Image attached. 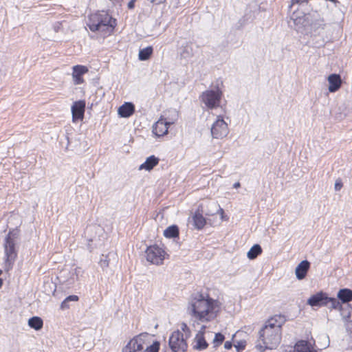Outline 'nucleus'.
I'll return each instance as SVG.
<instances>
[{"label": "nucleus", "instance_id": "nucleus-3", "mask_svg": "<svg viewBox=\"0 0 352 352\" xmlns=\"http://www.w3.org/2000/svg\"><path fill=\"white\" fill-rule=\"evenodd\" d=\"M116 25V20L104 10L90 14L87 21L91 31L98 32L103 36L111 34Z\"/></svg>", "mask_w": 352, "mask_h": 352}, {"label": "nucleus", "instance_id": "nucleus-19", "mask_svg": "<svg viewBox=\"0 0 352 352\" xmlns=\"http://www.w3.org/2000/svg\"><path fill=\"white\" fill-rule=\"evenodd\" d=\"M328 82L329 83V91L331 93L338 91L342 85V80L338 74H331L328 77Z\"/></svg>", "mask_w": 352, "mask_h": 352}, {"label": "nucleus", "instance_id": "nucleus-18", "mask_svg": "<svg viewBox=\"0 0 352 352\" xmlns=\"http://www.w3.org/2000/svg\"><path fill=\"white\" fill-rule=\"evenodd\" d=\"M135 106L132 102H126L121 105L118 110V115L121 118H129L133 114Z\"/></svg>", "mask_w": 352, "mask_h": 352}, {"label": "nucleus", "instance_id": "nucleus-28", "mask_svg": "<svg viewBox=\"0 0 352 352\" xmlns=\"http://www.w3.org/2000/svg\"><path fill=\"white\" fill-rule=\"evenodd\" d=\"M262 252V248L258 244L254 245L248 252V257L252 260L256 258Z\"/></svg>", "mask_w": 352, "mask_h": 352}, {"label": "nucleus", "instance_id": "nucleus-31", "mask_svg": "<svg viewBox=\"0 0 352 352\" xmlns=\"http://www.w3.org/2000/svg\"><path fill=\"white\" fill-rule=\"evenodd\" d=\"M309 25L311 27L312 29L314 30H316L319 28H324L325 23L324 21L322 18L315 19L314 21H309Z\"/></svg>", "mask_w": 352, "mask_h": 352}, {"label": "nucleus", "instance_id": "nucleus-42", "mask_svg": "<svg viewBox=\"0 0 352 352\" xmlns=\"http://www.w3.org/2000/svg\"><path fill=\"white\" fill-rule=\"evenodd\" d=\"M232 346V344L230 342H226L225 344H224V347L226 349H230Z\"/></svg>", "mask_w": 352, "mask_h": 352}, {"label": "nucleus", "instance_id": "nucleus-39", "mask_svg": "<svg viewBox=\"0 0 352 352\" xmlns=\"http://www.w3.org/2000/svg\"><path fill=\"white\" fill-rule=\"evenodd\" d=\"M67 301H69V300H74V301H76L78 300V297L77 296H75V295H72V296H69L68 297H67L65 298Z\"/></svg>", "mask_w": 352, "mask_h": 352}, {"label": "nucleus", "instance_id": "nucleus-34", "mask_svg": "<svg viewBox=\"0 0 352 352\" xmlns=\"http://www.w3.org/2000/svg\"><path fill=\"white\" fill-rule=\"evenodd\" d=\"M309 0H292L291 5L289 8H292L295 4H298L299 6H303L304 4H307Z\"/></svg>", "mask_w": 352, "mask_h": 352}, {"label": "nucleus", "instance_id": "nucleus-6", "mask_svg": "<svg viewBox=\"0 0 352 352\" xmlns=\"http://www.w3.org/2000/svg\"><path fill=\"white\" fill-rule=\"evenodd\" d=\"M223 91L218 83L212 85L211 89L204 91L199 96V99L208 109H214L220 106Z\"/></svg>", "mask_w": 352, "mask_h": 352}, {"label": "nucleus", "instance_id": "nucleus-38", "mask_svg": "<svg viewBox=\"0 0 352 352\" xmlns=\"http://www.w3.org/2000/svg\"><path fill=\"white\" fill-rule=\"evenodd\" d=\"M100 266L104 268V267H108L109 265V263L107 261V259H100Z\"/></svg>", "mask_w": 352, "mask_h": 352}, {"label": "nucleus", "instance_id": "nucleus-16", "mask_svg": "<svg viewBox=\"0 0 352 352\" xmlns=\"http://www.w3.org/2000/svg\"><path fill=\"white\" fill-rule=\"evenodd\" d=\"M205 328V326H202L201 330L196 334L195 338L194 339L195 345L193 347L194 349L199 351L206 349L208 346L207 342L206 341L204 337V331Z\"/></svg>", "mask_w": 352, "mask_h": 352}, {"label": "nucleus", "instance_id": "nucleus-1", "mask_svg": "<svg viewBox=\"0 0 352 352\" xmlns=\"http://www.w3.org/2000/svg\"><path fill=\"white\" fill-rule=\"evenodd\" d=\"M285 322L281 316H275L268 320L259 331V336L256 344V349L261 352L273 350L278 347L281 341V327Z\"/></svg>", "mask_w": 352, "mask_h": 352}, {"label": "nucleus", "instance_id": "nucleus-14", "mask_svg": "<svg viewBox=\"0 0 352 352\" xmlns=\"http://www.w3.org/2000/svg\"><path fill=\"white\" fill-rule=\"evenodd\" d=\"M170 126L162 116L153 126V133L157 137H162L168 133Z\"/></svg>", "mask_w": 352, "mask_h": 352}, {"label": "nucleus", "instance_id": "nucleus-30", "mask_svg": "<svg viewBox=\"0 0 352 352\" xmlns=\"http://www.w3.org/2000/svg\"><path fill=\"white\" fill-rule=\"evenodd\" d=\"M325 301L327 302V305L324 306H327L329 308L340 309L342 307L339 300L335 298H329L327 296Z\"/></svg>", "mask_w": 352, "mask_h": 352}, {"label": "nucleus", "instance_id": "nucleus-12", "mask_svg": "<svg viewBox=\"0 0 352 352\" xmlns=\"http://www.w3.org/2000/svg\"><path fill=\"white\" fill-rule=\"evenodd\" d=\"M85 109V102L84 100H78L74 102L72 106V120L74 122L83 119Z\"/></svg>", "mask_w": 352, "mask_h": 352}, {"label": "nucleus", "instance_id": "nucleus-32", "mask_svg": "<svg viewBox=\"0 0 352 352\" xmlns=\"http://www.w3.org/2000/svg\"><path fill=\"white\" fill-rule=\"evenodd\" d=\"M160 343L158 341H155L152 344H148L145 346L144 352H159Z\"/></svg>", "mask_w": 352, "mask_h": 352}, {"label": "nucleus", "instance_id": "nucleus-21", "mask_svg": "<svg viewBox=\"0 0 352 352\" xmlns=\"http://www.w3.org/2000/svg\"><path fill=\"white\" fill-rule=\"evenodd\" d=\"M293 352H317L313 350L311 344L305 340L298 341L294 346Z\"/></svg>", "mask_w": 352, "mask_h": 352}, {"label": "nucleus", "instance_id": "nucleus-10", "mask_svg": "<svg viewBox=\"0 0 352 352\" xmlns=\"http://www.w3.org/2000/svg\"><path fill=\"white\" fill-rule=\"evenodd\" d=\"M146 256L148 262L155 265H160L165 258V252L157 245H152L147 248Z\"/></svg>", "mask_w": 352, "mask_h": 352}, {"label": "nucleus", "instance_id": "nucleus-17", "mask_svg": "<svg viewBox=\"0 0 352 352\" xmlns=\"http://www.w3.org/2000/svg\"><path fill=\"white\" fill-rule=\"evenodd\" d=\"M188 222L192 223L194 228L197 230L202 229L206 223L205 218L199 211H196L188 218Z\"/></svg>", "mask_w": 352, "mask_h": 352}, {"label": "nucleus", "instance_id": "nucleus-11", "mask_svg": "<svg viewBox=\"0 0 352 352\" xmlns=\"http://www.w3.org/2000/svg\"><path fill=\"white\" fill-rule=\"evenodd\" d=\"M82 272L80 268L65 267L59 273L60 281L67 283L68 285L74 284L78 279L79 274Z\"/></svg>", "mask_w": 352, "mask_h": 352}, {"label": "nucleus", "instance_id": "nucleus-29", "mask_svg": "<svg viewBox=\"0 0 352 352\" xmlns=\"http://www.w3.org/2000/svg\"><path fill=\"white\" fill-rule=\"evenodd\" d=\"M153 53V47L151 46L141 49L139 52L138 58L140 60H146L149 58Z\"/></svg>", "mask_w": 352, "mask_h": 352}, {"label": "nucleus", "instance_id": "nucleus-36", "mask_svg": "<svg viewBox=\"0 0 352 352\" xmlns=\"http://www.w3.org/2000/svg\"><path fill=\"white\" fill-rule=\"evenodd\" d=\"M166 1V0H150V2L153 5H156V6L165 3Z\"/></svg>", "mask_w": 352, "mask_h": 352}, {"label": "nucleus", "instance_id": "nucleus-7", "mask_svg": "<svg viewBox=\"0 0 352 352\" xmlns=\"http://www.w3.org/2000/svg\"><path fill=\"white\" fill-rule=\"evenodd\" d=\"M151 336L148 333H142L131 339L122 352H144L146 344H150Z\"/></svg>", "mask_w": 352, "mask_h": 352}, {"label": "nucleus", "instance_id": "nucleus-15", "mask_svg": "<svg viewBox=\"0 0 352 352\" xmlns=\"http://www.w3.org/2000/svg\"><path fill=\"white\" fill-rule=\"evenodd\" d=\"M327 294L324 292H318L314 295H312L307 300V305L311 307H322L327 305L326 300Z\"/></svg>", "mask_w": 352, "mask_h": 352}, {"label": "nucleus", "instance_id": "nucleus-33", "mask_svg": "<svg viewBox=\"0 0 352 352\" xmlns=\"http://www.w3.org/2000/svg\"><path fill=\"white\" fill-rule=\"evenodd\" d=\"M224 336L221 333H217L214 336L213 342L217 345L221 344L224 340Z\"/></svg>", "mask_w": 352, "mask_h": 352}, {"label": "nucleus", "instance_id": "nucleus-41", "mask_svg": "<svg viewBox=\"0 0 352 352\" xmlns=\"http://www.w3.org/2000/svg\"><path fill=\"white\" fill-rule=\"evenodd\" d=\"M67 302L68 301L66 299L63 302H62L61 305H60L62 309L68 307Z\"/></svg>", "mask_w": 352, "mask_h": 352}, {"label": "nucleus", "instance_id": "nucleus-20", "mask_svg": "<svg viewBox=\"0 0 352 352\" xmlns=\"http://www.w3.org/2000/svg\"><path fill=\"white\" fill-rule=\"evenodd\" d=\"M310 263L307 260L301 261L296 267L295 273L298 280L303 279L309 269Z\"/></svg>", "mask_w": 352, "mask_h": 352}, {"label": "nucleus", "instance_id": "nucleus-25", "mask_svg": "<svg viewBox=\"0 0 352 352\" xmlns=\"http://www.w3.org/2000/svg\"><path fill=\"white\" fill-rule=\"evenodd\" d=\"M180 55L185 59L189 58L193 55V50L190 43H186L185 45H182L180 50Z\"/></svg>", "mask_w": 352, "mask_h": 352}, {"label": "nucleus", "instance_id": "nucleus-9", "mask_svg": "<svg viewBox=\"0 0 352 352\" xmlns=\"http://www.w3.org/2000/svg\"><path fill=\"white\" fill-rule=\"evenodd\" d=\"M316 14H317V13L311 14L310 13L305 14L299 11L294 12L291 16V19L294 23V28L298 32L302 31L303 28L309 25L310 18H315Z\"/></svg>", "mask_w": 352, "mask_h": 352}, {"label": "nucleus", "instance_id": "nucleus-4", "mask_svg": "<svg viewBox=\"0 0 352 352\" xmlns=\"http://www.w3.org/2000/svg\"><path fill=\"white\" fill-rule=\"evenodd\" d=\"M191 336L188 325L183 322L180 329L172 332L168 339V346L173 352H186L188 349L187 339Z\"/></svg>", "mask_w": 352, "mask_h": 352}, {"label": "nucleus", "instance_id": "nucleus-40", "mask_svg": "<svg viewBox=\"0 0 352 352\" xmlns=\"http://www.w3.org/2000/svg\"><path fill=\"white\" fill-rule=\"evenodd\" d=\"M128 8L129 9H133L135 6V1L131 0L129 3H128Z\"/></svg>", "mask_w": 352, "mask_h": 352}, {"label": "nucleus", "instance_id": "nucleus-44", "mask_svg": "<svg viewBox=\"0 0 352 352\" xmlns=\"http://www.w3.org/2000/svg\"><path fill=\"white\" fill-rule=\"evenodd\" d=\"M2 273V270H0V275ZM3 285V280L0 278V288L2 287Z\"/></svg>", "mask_w": 352, "mask_h": 352}, {"label": "nucleus", "instance_id": "nucleus-5", "mask_svg": "<svg viewBox=\"0 0 352 352\" xmlns=\"http://www.w3.org/2000/svg\"><path fill=\"white\" fill-rule=\"evenodd\" d=\"M16 239V237L15 234L12 232H9L3 241V269L7 272L12 269L15 260L17 257Z\"/></svg>", "mask_w": 352, "mask_h": 352}, {"label": "nucleus", "instance_id": "nucleus-35", "mask_svg": "<svg viewBox=\"0 0 352 352\" xmlns=\"http://www.w3.org/2000/svg\"><path fill=\"white\" fill-rule=\"evenodd\" d=\"M342 182L340 179H338L336 181L334 188L336 191L340 190L342 188Z\"/></svg>", "mask_w": 352, "mask_h": 352}, {"label": "nucleus", "instance_id": "nucleus-22", "mask_svg": "<svg viewBox=\"0 0 352 352\" xmlns=\"http://www.w3.org/2000/svg\"><path fill=\"white\" fill-rule=\"evenodd\" d=\"M159 162V159L154 155H151L148 157L146 161L142 164L139 169L140 170H152L156 165H157Z\"/></svg>", "mask_w": 352, "mask_h": 352}, {"label": "nucleus", "instance_id": "nucleus-43", "mask_svg": "<svg viewBox=\"0 0 352 352\" xmlns=\"http://www.w3.org/2000/svg\"><path fill=\"white\" fill-rule=\"evenodd\" d=\"M233 187L234 188H237L240 187V183L239 182L234 183V185H233Z\"/></svg>", "mask_w": 352, "mask_h": 352}, {"label": "nucleus", "instance_id": "nucleus-13", "mask_svg": "<svg viewBox=\"0 0 352 352\" xmlns=\"http://www.w3.org/2000/svg\"><path fill=\"white\" fill-rule=\"evenodd\" d=\"M89 72L88 67L85 65H77L72 67V78L74 85H80L84 82L82 76Z\"/></svg>", "mask_w": 352, "mask_h": 352}, {"label": "nucleus", "instance_id": "nucleus-8", "mask_svg": "<svg viewBox=\"0 0 352 352\" xmlns=\"http://www.w3.org/2000/svg\"><path fill=\"white\" fill-rule=\"evenodd\" d=\"M210 131L213 138L222 139L229 133L228 124L222 116H218L211 126Z\"/></svg>", "mask_w": 352, "mask_h": 352}, {"label": "nucleus", "instance_id": "nucleus-23", "mask_svg": "<svg viewBox=\"0 0 352 352\" xmlns=\"http://www.w3.org/2000/svg\"><path fill=\"white\" fill-rule=\"evenodd\" d=\"M179 118V112L175 109H170L166 113V118H164L170 126L175 124Z\"/></svg>", "mask_w": 352, "mask_h": 352}, {"label": "nucleus", "instance_id": "nucleus-26", "mask_svg": "<svg viewBox=\"0 0 352 352\" xmlns=\"http://www.w3.org/2000/svg\"><path fill=\"white\" fill-rule=\"evenodd\" d=\"M28 325L31 328L38 331L43 327V322L41 318L38 316H34L29 319Z\"/></svg>", "mask_w": 352, "mask_h": 352}, {"label": "nucleus", "instance_id": "nucleus-27", "mask_svg": "<svg viewBox=\"0 0 352 352\" xmlns=\"http://www.w3.org/2000/svg\"><path fill=\"white\" fill-rule=\"evenodd\" d=\"M164 235L166 238H175L179 235V228L176 225L168 226L164 231Z\"/></svg>", "mask_w": 352, "mask_h": 352}, {"label": "nucleus", "instance_id": "nucleus-2", "mask_svg": "<svg viewBox=\"0 0 352 352\" xmlns=\"http://www.w3.org/2000/svg\"><path fill=\"white\" fill-rule=\"evenodd\" d=\"M192 317L201 322H208L214 319L219 311V302L202 295L194 297L188 307Z\"/></svg>", "mask_w": 352, "mask_h": 352}, {"label": "nucleus", "instance_id": "nucleus-24", "mask_svg": "<svg viewBox=\"0 0 352 352\" xmlns=\"http://www.w3.org/2000/svg\"><path fill=\"white\" fill-rule=\"evenodd\" d=\"M337 296L343 303L351 302L352 300V290L347 288L341 289Z\"/></svg>", "mask_w": 352, "mask_h": 352}, {"label": "nucleus", "instance_id": "nucleus-37", "mask_svg": "<svg viewBox=\"0 0 352 352\" xmlns=\"http://www.w3.org/2000/svg\"><path fill=\"white\" fill-rule=\"evenodd\" d=\"M217 206H218V210H217V213L221 215V220H223L225 219L224 211L219 205Z\"/></svg>", "mask_w": 352, "mask_h": 352}]
</instances>
